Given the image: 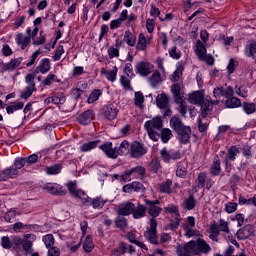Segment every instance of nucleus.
Masks as SVG:
<instances>
[{
  "instance_id": "f257e3e1",
  "label": "nucleus",
  "mask_w": 256,
  "mask_h": 256,
  "mask_svg": "<svg viewBox=\"0 0 256 256\" xmlns=\"http://www.w3.org/2000/svg\"><path fill=\"white\" fill-rule=\"evenodd\" d=\"M66 187L68 188L70 195L75 197V199H80L81 204L84 207L92 206L93 209H103V207H105V203H107V200L101 197H88V195L83 190L77 189V182H69Z\"/></svg>"
},
{
  "instance_id": "f03ea898",
  "label": "nucleus",
  "mask_w": 256,
  "mask_h": 256,
  "mask_svg": "<svg viewBox=\"0 0 256 256\" xmlns=\"http://www.w3.org/2000/svg\"><path fill=\"white\" fill-rule=\"evenodd\" d=\"M101 151L107 155L110 159H117L119 155H127L129 153L131 146H129V141L124 140L121 142L119 148H113V143L106 142L100 146Z\"/></svg>"
},
{
  "instance_id": "7ed1b4c3",
  "label": "nucleus",
  "mask_w": 256,
  "mask_h": 256,
  "mask_svg": "<svg viewBox=\"0 0 256 256\" xmlns=\"http://www.w3.org/2000/svg\"><path fill=\"white\" fill-rule=\"evenodd\" d=\"M179 249H185V251H190L194 255H199V253H209L211 246L205 240L198 239L197 241H190L184 246H180Z\"/></svg>"
},
{
  "instance_id": "20e7f679",
  "label": "nucleus",
  "mask_w": 256,
  "mask_h": 256,
  "mask_svg": "<svg viewBox=\"0 0 256 256\" xmlns=\"http://www.w3.org/2000/svg\"><path fill=\"white\" fill-rule=\"evenodd\" d=\"M145 167L143 166H136L134 168H131L130 170L124 172L121 175V181L124 183H127L131 181L132 179H144L145 178Z\"/></svg>"
},
{
  "instance_id": "39448f33",
  "label": "nucleus",
  "mask_w": 256,
  "mask_h": 256,
  "mask_svg": "<svg viewBox=\"0 0 256 256\" xmlns=\"http://www.w3.org/2000/svg\"><path fill=\"white\" fill-rule=\"evenodd\" d=\"M146 213L151 217L150 219H157L159 215L163 212V208H161V202L159 200H149L144 199Z\"/></svg>"
},
{
  "instance_id": "423d86ee",
  "label": "nucleus",
  "mask_w": 256,
  "mask_h": 256,
  "mask_svg": "<svg viewBox=\"0 0 256 256\" xmlns=\"http://www.w3.org/2000/svg\"><path fill=\"white\" fill-rule=\"evenodd\" d=\"M25 82L27 83V87L20 92V99L27 101L29 97H31V95L37 91V88L35 87V75L27 74L25 77Z\"/></svg>"
},
{
  "instance_id": "0eeeda50",
  "label": "nucleus",
  "mask_w": 256,
  "mask_h": 256,
  "mask_svg": "<svg viewBox=\"0 0 256 256\" xmlns=\"http://www.w3.org/2000/svg\"><path fill=\"white\" fill-rule=\"evenodd\" d=\"M149 225L150 226L146 228L144 237H146L147 241L152 243V245H157V243H159V237H157V219H150Z\"/></svg>"
},
{
  "instance_id": "6e6552de",
  "label": "nucleus",
  "mask_w": 256,
  "mask_h": 256,
  "mask_svg": "<svg viewBox=\"0 0 256 256\" xmlns=\"http://www.w3.org/2000/svg\"><path fill=\"white\" fill-rule=\"evenodd\" d=\"M130 155L133 159H139L147 155V148L142 143L134 141L130 145Z\"/></svg>"
},
{
  "instance_id": "1a4fd4ad",
  "label": "nucleus",
  "mask_w": 256,
  "mask_h": 256,
  "mask_svg": "<svg viewBox=\"0 0 256 256\" xmlns=\"http://www.w3.org/2000/svg\"><path fill=\"white\" fill-rule=\"evenodd\" d=\"M160 155L165 163L181 159V151L173 149L167 150L165 147L160 151Z\"/></svg>"
},
{
  "instance_id": "9d476101",
  "label": "nucleus",
  "mask_w": 256,
  "mask_h": 256,
  "mask_svg": "<svg viewBox=\"0 0 256 256\" xmlns=\"http://www.w3.org/2000/svg\"><path fill=\"white\" fill-rule=\"evenodd\" d=\"M153 69V64L147 61L138 62L135 66V71L137 75H140V77H147L148 75H151Z\"/></svg>"
},
{
  "instance_id": "9b49d317",
  "label": "nucleus",
  "mask_w": 256,
  "mask_h": 256,
  "mask_svg": "<svg viewBox=\"0 0 256 256\" xmlns=\"http://www.w3.org/2000/svg\"><path fill=\"white\" fill-rule=\"evenodd\" d=\"M213 95L215 99H219V97H225L226 99H229L235 95V90H233V87L231 86L217 87L214 88Z\"/></svg>"
},
{
  "instance_id": "f8f14e48",
  "label": "nucleus",
  "mask_w": 256,
  "mask_h": 256,
  "mask_svg": "<svg viewBox=\"0 0 256 256\" xmlns=\"http://www.w3.org/2000/svg\"><path fill=\"white\" fill-rule=\"evenodd\" d=\"M213 105H219V100H211V96H206L205 102L201 106V115L203 119L213 111Z\"/></svg>"
},
{
  "instance_id": "ddd939ff",
  "label": "nucleus",
  "mask_w": 256,
  "mask_h": 256,
  "mask_svg": "<svg viewBox=\"0 0 256 256\" xmlns=\"http://www.w3.org/2000/svg\"><path fill=\"white\" fill-rule=\"evenodd\" d=\"M37 239L35 234H26L23 236L22 248L25 253H33V243Z\"/></svg>"
},
{
  "instance_id": "4468645a",
  "label": "nucleus",
  "mask_w": 256,
  "mask_h": 256,
  "mask_svg": "<svg viewBox=\"0 0 256 256\" xmlns=\"http://www.w3.org/2000/svg\"><path fill=\"white\" fill-rule=\"evenodd\" d=\"M253 233H255V227L251 224H247L239 229L236 235L238 239H240L241 241H245V239H249V237H251Z\"/></svg>"
},
{
  "instance_id": "2eb2a0df",
  "label": "nucleus",
  "mask_w": 256,
  "mask_h": 256,
  "mask_svg": "<svg viewBox=\"0 0 256 256\" xmlns=\"http://www.w3.org/2000/svg\"><path fill=\"white\" fill-rule=\"evenodd\" d=\"M43 190L47 193H50L51 195H66L67 192L63 190V186L57 184V183H47Z\"/></svg>"
},
{
  "instance_id": "dca6fc26",
  "label": "nucleus",
  "mask_w": 256,
  "mask_h": 256,
  "mask_svg": "<svg viewBox=\"0 0 256 256\" xmlns=\"http://www.w3.org/2000/svg\"><path fill=\"white\" fill-rule=\"evenodd\" d=\"M144 127L146 131H155V129H161L163 127V118L160 116H155L151 120H148Z\"/></svg>"
},
{
  "instance_id": "f3484780",
  "label": "nucleus",
  "mask_w": 256,
  "mask_h": 256,
  "mask_svg": "<svg viewBox=\"0 0 256 256\" xmlns=\"http://www.w3.org/2000/svg\"><path fill=\"white\" fill-rule=\"evenodd\" d=\"M118 113L119 110L113 105H107L102 108V115L105 117V119H108V121H113V119H116Z\"/></svg>"
},
{
  "instance_id": "a211bd4d",
  "label": "nucleus",
  "mask_w": 256,
  "mask_h": 256,
  "mask_svg": "<svg viewBox=\"0 0 256 256\" xmlns=\"http://www.w3.org/2000/svg\"><path fill=\"white\" fill-rule=\"evenodd\" d=\"M93 119H95V112L93 110H87L77 117V121L81 125H89Z\"/></svg>"
},
{
  "instance_id": "6ab92c4d",
  "label": "nucleus",
  "mask_w": 256,
  "mask_h": 256,
  "mask_svg": "<svg viewBox=\"0 0 256 256\" xmlns=\"http://www.w3.org/2000/svg\"><path fill=\"white\" fill-rule=\"evenodd\" d=\"M188 99L192 105H201V107H203V103H205V94L202 91H196L189 94Z\"/></svg>"
},
{
  "instance_id": "aec40b11",
  "label": "nucleus",
  "mask_w": 256,
  "mask_h": 256,
  "mask_svg": "<svg viewBox=\"0 0 256 256\" xmlns=\"http://www.w3.org/2000/svg\"><path fill=\"white\" fill-rule=\"evenodd\" d=\"M177 135L179 136L180 143L187 145L191 139V127L184 126L181 130H178Z\"/></svg>"
},
{
  "instance_id": "412c9836",
  "label": "nucleus",
  "mask_w": 256,
  "mask_h": 256,
  "mask_svg": "<svg viewBox=\"0 0 256 256\" xmlns=\"http://www.w3.org/2000/svg\"><path fill=\"white\" fill-rule=\"evenodd\" d=\"M133 219H143V217H147V210L145 204H134V209L132 210Z\"/></svg>"
},
{
  "instance_id": "4be33fe9",
  "label": "nucleus",
  "mask_w": 256,
  "mask_h": 256,
  "mask_svg": "<svg viewBox=\"0 0 256 256\" xmlns=\"http://www.w3.org/2000/svg\"><path fill=\"white\" fill-rule=\"evenodd\" d=\"M19 175V171L15 167L11 166L0 172V181H7L13 179V177Z\"/></svg>"
},
{
  "instance_id": "5701e85b",
  "label": "nucleus",
  "mask_w": 256,
  "mask_h": 256,
  "mask_svg": "<svg viewBox=\"0 0 256 256\" xmlns=\"http://www.w3.org/2000/svg\"><path fill=\"white\" fill-rule=\"evenodd\" d=\"M135 209V204L133 202H126L118 209V215L126 217L127 215H133V210Z\"/></svg>"
},
{
  "instance_id": "b1692460",
  "label": "nucleus",
  "mask_w": 256,
  "mask_h": 256,
  "mask_svg": "<svg viewBox=\"0 0 256 256\" xmlns=\"http://www.w3.org/2000/svg\"><path fill=\"white\" fill-rule=\"evenodd\" d=\"M15 41L17 45L21 47V49H27L31 44V36H24L23 34L19 33L16 35Z\"/></svg>"
},
{
  "instance_id": "393cba45",
  "label": "nucleus",
  "mask_w": 256,
  "mask_h": 256,
  "mask_svg": "<svg viewBox=\"0 0 256 256\" xmlns=\"http://www.w3.org/2000/svg\"><path fill=\"white\" fill-rule=\"evenodd\" d=\"M239 153H241V151H239L237 149V146L230 147L227 151V155L224 159V163L226 165H229L230 161H235V159L237 158V155H239Z\"/></svg>"
},
{
  "instance_id": "a878e982",
  "label": "nucleus",
  "mask_w": 256,
  "mask_h": 256,
  "mask_svg": "<svg viewBox=\"0 0 256 256\" xmlns=\"http://www.w3.org/2000/svg\"><path fill=\"white\" fill-rule=\"evenodd\" d=\"M36 69L39 73H42V75L49 73V71H51V61L49 58L42 59Z\"/></svg>"
},
{
  "instance_id": "bb28decb",
  "label": "nucleus",
  "mask_w": 256,
  "mask_h": 256,
  "mask_svg": "<svg viewBox=\"0 0 256 256\" xmlns=\"http://www.w3.org/2000/svg\"><path fill=\"white\" fill-rule=\"evenodd\" d=\"M185 126L186 125L183 123L181 118H179L178 116H173L170 119V127H171V129H173V131H175V133H177V131L182 130Z\"/></svg>"
},
{
  "instance_id": "cd10ccee",
  "label": "nucleus",
  "mask_w": 256,
  "mask_h": 256,
  "mask_svg": "<svg viewBox=\"0 0 256 256\" xmlns=\"http://www.w3.org/2000/svg\"><path fill=\"white\" fill-rule=\"evenodd\" d=\"M156 105L159 109H168L169 108V97L164 93L158 94L156 97Z\"/></svg>"
},
{
  "instance_id": "c85d7f7f",
  "label": "nucleus",
  "mask_w": 256,
  "mask_h": 256,
  "mask_svg": "<svg viewBox=\"0 0 256 256\" xmlns=\"http://www.w3.org/2000/svg\"><path fill=\"white\" fill-rule=\"evenodd\" d=\"M117 71L118 69L116 66H114L112 70H107L105 68L101 69L102 75H104L106 79H108V81H111L112 83L117 80Z\"/></svg>"
},
{
  "instance_id": "c756f323",
  "label": "nucleus",
  "mask_w": 256,
  "mask_h": 256,
  "mask_svg": "<svg viewBox=\"0 0 256 256\" xmlns=\"http://www.w3.org/2000/svg\"><path fill=\"white\" fill-rule=\"evenodd\" d=\"M171 91L175 99V103H181V100L183 99V93L181 92V85L179 84H173L171 86Z\"/></svg>"
},
{
  "instance_id": "7c9ffc66",
  "label": "nucleus",
  "mask_w": 256,
  "mask_h": 256,
  "mask_svg": "<svg viewBox=\"0 0 256 256\" xmlns=\"http://www.w3.org/2000/svg\"><path fill=\"white\" fill-rule=\"evenodd\" d=\"M195 53L199 59H203L205 58V55H207V48L205 47V44L201 42V40H197L196 42Z\"/></svg>"
},
{
  "instance_id": "2f4dec72",
  "label": "nucleus",
  "mask_w": 256,
  "mask_h": 256,
  "mask_svg": "<svg viewBox=\"0 0 256 256\" xmlns=\"http://www.w3.org/2000/svg\"><path fill=\"white\" fill-rule=\"evenodd\" d=\"M205 181H207V173H199L195 180L194 189H203V187H205Z\"/></svg>"
},
{
  "instance_id": "473e14b6",
  "label": "nucleus",
  "mask_w": 256,
  "mask_h": 256,
  "mask_svg": "<svg viewBox=\"0 0 256 256\" xmlns=\"http://www.w3.org/2000/svg\"><path fill=\"white\" fill-rule=\"evenodd\" d=\"M225 105L228 109H236L237 107H241V100L232 96L226 100Z\"/></svg>"
},
{
  "instance_id": "72a5a7b5",
  "label": "nucleus",
  "mask_w": 256,
  "mask_h": 256,
  "mask_svg": "<svg viewBox=\"0 0 256 256\" xmlns=\"http://www.w3.org/2000/svg\"><path fill=\"white\" fill-rule=\"evenodd\" d=\"M99 143V140L86 142L80 146V151H82V153H87V151L95 149Z\"/></svg>"
},
{
  "instance_id": "f704fd0d",
  "label": "nucleus",
  "mask_w": 256,
  "mask_h": 256,
  "mask_svg": "<svg viewBox=\"0 0 256 256\" xmlns=\"http://www.w3.org/2000/svg\"><path fill=\"white\" fill-rule=\"evenodd\" d=\"M184 66L183 63L178 62L176 66V70L172 74V81L177 82L179 79H181V76L183 75Z\"/></svg>"
},
{
  "instance_id": "c9c22d12",
  "label": "nucleus",
  "mask_w": 256,
  "mask_h": 256,
  "mask_svg": "<svg viewBox=\"0 0 256 256\" xmlns=\"http://www.w3.org/2000/svg\"><path fill=\"white\" fill-rule=\"evenodd\" d=\"M195 205H197V201L193 195H190L183 202V207L184 209H187V211H192V209H195Z\"/></svg>"
},
{
  "instance_id": "e433bc0d",
  "label": "nucleus",
  "mask_w": 256,
  "mask_h": 256,
  "mask_svg": "<svg viewBox=\"0 0 256 256\" xmlns=\"http://www.w3.org/2000/svg\"><path fill=\"white\" fill-rule=\"evenodd\" d=\"M124 41L129 45V47H135L137 43V37L131 33V31L127 30L124 34Z\"/></svg>"
},
{
  "instance_id": "4c0bfd02",
  "label": "nucleus",
  "mask_w": 256,
  "mask_h": 256,
  "mask_svg": "<svg viewBox=\"0 0 256 256\" xmlns=\"http://www.w3.org/2000/svg\"><path fill=\"white\" fill-rule=\"evenodd\" d=\"M147 43L149 42L147 41V38H145V35H143V33L139 34L136 45L137 51H145V49H147Z\"/></svg>"
},
{
  "instance_id": "58836bf2",
  "label": "nucleus",
  "mask_w": 256,
  "mask_h": 256,
  "mask_svg": "<svg viewBox=\"0 0 256 256\" xmlns=\"http://www.w3.org/2000/svg\"><path fill=\"white\" fill-rule=\"evenodd\" d=\"M121 47V41L116 40V47L112 46L108 49L109 59H114V57H119V48Z\"/></svg>"
},
{
  "instance_id": "ea45409f",
  "label": "nucleus",
  "mask_w": 256,
  "mask_h": 256,
  "mask_svg": "<svg viewBox=\"0 0 256 256\" xmlns=\"http://www.w3.org/2000/svg\"><path fill=\"white\" fill-rule=\"evenodd\" d=\"M211 175L217 177L221 173V160L219 158H214L213 165L210 170Z\"/></svg>"
},
{
  "instance_id": "a19ab883",
  "label": "nucleus",
  "mask_w": 256,
  "mask_h": 256,
  "mask_svg": "<svg viewBox=\"0 0 256 256\" xmlns=\"http://www.w3.org/2000/svg\"><path fill=\"white\" fill-rule=\"evenodd\" d=\"M62 169H63V165L54 164L52 166L46 167V173H47V175H59V173H61Z\"/></svg>"
},
{
  "instance_id": "79ce46f5",
  "label": "nucleus",
  "mask_w": 256,
  "mask_h": 256,
  "mask_svg": "<svg viewBox=\"0 0 256 256\" xmlns=\"http://www.w3.org/2000/svg\"><path fill=\"white\" fill-rule=\"evenodd\" d=\"M173 137V131L169 128H163L161 130L160 139L162 143H169V140Z\"/></svg>"
},
{
  "instance_id": "37998d69",
  "label": "nucleus",
  "mask_w": 256,
  "mask_h": 256,
  "mask_svg": "<svg viewBox=\"0 0 256 256\" xmlns=\"http://www.w3.org/2000/svg\"><path fill=\"white\" fill-rule=\"evenodd\" d=\"M25 107V103L23 102H14L12 105L6 107V111L8 115H11V113H15V111H19Z\"/></svg>"
},
{
  "instance_id": "c03bdc74",
  "label": "nucleus",
  "mask_w": 256,
  "mask_h": 256,
  "mask_svg": "<svg viewBox=\"0 0 256 256\" xmlns=\"http://www.w3.org/2000/svg\"><path fill=\"white\" fill-rule=\"evenodd\" d=\"M143 103H145V96H143V92H135L134 105L139 107V109H143Z\"/></svg>"
},
{
  "instance_id": "a18cd8bd",
  "label": "nucleus",
  "mask_w": 256,
  "mask_h": 256,
  "mask_svg": "<svg viewBox=\"0 0 256 256\" xmlns=\"http://www.w3.org/2000/svg\"><path fill=\"white\" fill-rule=\"evenodd\" d=\"M19 65H21V58H16L8 62L5 65L4 69L5 71H14V69H17V67H19Z\"/></svg>"
},
{
  "instance_id": "49530a36",
  "label": "nucleus",
  "mask_w": 256,
  "mask_h": 256,
  "mask_svg": "<svg viewBox=\"0 0 256 256\" xmlns=\"http://www.w3.org/2000/svg\"><path fill=\"white\" fill-rule=\"evenodd\" d=\"M149 83L151 87H157V85L161 83V73H159V71H155L149 78Z\"/></svg>"
},
{
  "instance_id": "de8ad7c7",
  "label": "nucleus",
  "mask_w": 256,
  "mask_h": 256,
  "mask_svg": "<svg viewBox=\"0 0 256 256\" xmlns=\"http://www.w3.org/2000/svg\"><path fill=\"white\" fill-rule=\"evenodd\" d=\"M95 245L93 244V238L91 236H87L83 243V249L86 253H91L94 249Z\"/></svg>"
},
{
  "instance_id": "09e8293b",
  "label": "nucleus",
  "mask_w": 256,
  "mask_h": 256,
  "mask_svg": "<svg viewBox=\"0 0 256 256\" xmlns=\"http://www.w3.org/2000/svg\"><path fill=\"white\" fill-rule=\"evenodd\" d=\"M0 245L2 247V249H13V242H12V238L10 239L9 236H3L0 240Z\"/></svg>"
},
{
  "instance_id": "8fccbe9b",
  "label": "nucleus",
  "mask_w": 256,
  "mask_h": 256,
  "mask_svg": "<svg viewBox=\"0 0 256 256\" xmlns=\"http://www.w3.org/2000/svg\"><path fill=\"white\" fill-rule=\"evenodd\" d=\"M115 225L118 229L124 231V229H127V218L123 217V215L118 216L115 220Z\"/></svg>"
},
{
  "instance_id": "3c124183",
  "label": "nucleus",
  "mask_w": 256,
  "mask_h": 256,
  "mask_svg": "<svg viewBox=\"0 0 256 256\" xmlns=\"http://www.w3.org/2000/svg\"><path fill=\"white\" fill-rule=\"evenodd\" d=\"M120 249L122 251V255H125V253H135V246L133 245H128L125 242L120 243Z\"/></svg>"
},
{
  "instance_id": "603ef678",
  "label": "nucleus",
  "mask_w": 256,
  "mask_h": 256,
  "mask_svg": "<svg viewBox=\"0 0 256 256\" xmlns=\"http://www.w3.org/2000/svg\"><path fill=\"white\" fill-rule=\"evenodd\" d=\"M256 105L255 103H243V111L246 115H252V113H255Z\"/></svg>"
},
{
  "instance_id": "864d4df0",
  "label": "nucleus",
  "mask_w": 256,
  "mask_h": 256,
  "mask_svg": "<svg viewBox=\"0 0 256 256\" xmlns=\"http://www.w3.org/2000/svg\"><path fill=\"white\" fill-rule=\"evenodd\" d=\"M236 95L243 97L244 99L249 95V89L245 86H236L235 88Z\"/></svg>"
},
{
  "instance_id": "5fc2aeb1",
  "label": "nucleus",
  "mask_w": 256,
  "mask_h": 256,
  "mask_svg": "<svg viewBox=\"0 0 256 256\" xmlns=\"http://www.w3.org/2000/svg\"><path fill=\"white\" fill-rule=\"evenodd\" d=\"M99 97H101V90L95 89L91 92L87 101L89 104L95 103V101H99Z\"/></svg>"
},
{
  "instance_id": "6e6d98bb",
  "label": "nucleus",
  "mask_w": 256,
  "mask_h": 256,
  "mask_svg": "<svg viewBox=\"0 0 256 256\" xmlns=\"http://www.w3.org/2000/svg\"><path fill=\"white\" fill-rule=\"evenodd\" d=\"M165 213H173L175 217L181 216L179 214V207H177L175 204H169L168 206L164 207Z\"/></svg>"
},
{
  "instance_id": "4d7b16f0",
  "label": "nucleus",
  "mask_w": 256,
  "mask_h": 256,
  "mask_svg": "<svg viewBox=\"0 0 256 256\" xmlns=\"http://www.w3.org/2000/svg\"><path fill=\"white\" fill-rule=\"evenodd\" d=\"M178 105V111L181 115V117H185V115H187V103H185V101H183V98L181 99L180 102H176Z\"/></svg>"
},
{
  "instance_id": "13d9d810",
  "label": "nucleus",
  "mask_w": 256,
  "mask_h": 256,
  "mask_svg": "<svg viewBox=\"0 0 256 256\" xmlns=\"http://www.w3.org/2000/svg\"><path fill=\"white\" fill-rule=\"evenodd\" d=\"M42 241L46 245L47 248L53 247V245H55V237H53V234L45 235L43 237Z\"/></svg>"
},
{
  "instance_id": "bf43d9fd",
  "label": "nucleus",
  "mask_w": 256,
  "mask_h": 256,
  "mask_svg": "<svg viewBox=\"0 0 256 256\" xmlns=\"http://www.w3.org/2000/svg\"><path fill=\"white\" fill-rule=\"evenodd\" d=\"M171 185H173V182L171 180H167L166 182H163L160 184V191L161 193H171Z\"/></svg>"
},
{
  "instance_id": "052dcab7",
  "label": "nucleus",
  "mask_w": 256,
  "mask_h": 256,
  "mask_svg": "<svg viewBox=\"0 0 256 256\" xmlns=\"http://www.w3.org/2000/svg\"><path fill=\"white\" fill-rule=\"evenodd\" d=\"M177 177H186L187 176V168L183 165V163L179 162L176 169Z\"/></svg>"
},
{
  "instance_id": "680f3d73",
  "label": "nucleus",
  "mask_w": 256,
  "mask_h": 256,
  "mask_svg": "<svg viewBox=\"0 0 256 256\" xmlns=\"http://www.w3.org/2000/svg\"><path fill=\"white\" fill-rule=\"evenodd\" d=\"M12 229H13L14 233H21V231H23L25 229H29V225L23 224L22 222H16L13 224Z\"/></svg>"
},
{
  "instance_id": "e2e57ef3",
  "label": "nucleus",
  "mask_w": 256,
  "mask_h": 256,
  "mask_svg": "<svg viewBox=\"0 0 256 256\" xmlns=\"http://www.w3.org/2000/svg\"><path fill=\"white\" fill-rule=\"evenodd\" d=\"M25 163H27V158H17L13 167L16 171H19V169H23V167H25Z\"/></svg>"
},
{
  "instance_id": "0e129e2a",
  "label": "nucleus",
  "mask_w": 256,
  "mask_h": 256,
  "mask_svg": "<svg viewBox=\"0 0 256 256\" xmlns=\"http://www.w3.org/2000/svg\"><path fill=\"white\" fill-rule=\"evenodd\" d=\"M23 245V238L19 236H12V247L13 249H19Z\"/></svg>"
},
{
  "instance_id": "69168bd1",
  "label": "nucleus",
  "mask_w": 256,
  "mask_h": 256,
  "mask_svg": "<svg viewBox=\"0 0 256 256\" xmlns=\"http://www.w3.org/2000/svg\"><path fill=\"white\" fill-rule=\"evenodd\" d=\"M181 223V216H175L173 220L170 221V229L171 231H175V229H177V227H179Z\"/></svg>"
},
{
  "instance_id": "338daca9",
  "label": "nucleus",
  "mask_w": 256,
  "mask_h": 256,
  "mask_svg": "<svg viewBox=\"0 0 256 256\" xmlns=\"http://www.w3.org/2000/svg\"><path fill=\"white\" fill-rule=\"evenodd\" d=\"M53 81H57V75L49 74L45 80H43L42 85L51 86Z\"/></svg>"
},
{
  "instance_id": "774afa93",
  "label": "nucleus",
  "mask_w": 256,
  "mask_h": 256,
  "mask_svg": "<svg viewBox=\"0 0 256 256\" xmlns=\"http://www.w3.org/2000/svg\"><path fill=\"white\" fill-rule=\"evenodd\" d=\"M218 227L220 231H223L224 233L229 234V223H227V221L220 219L218 222Z\"/></svg>"
}]
</instances>
